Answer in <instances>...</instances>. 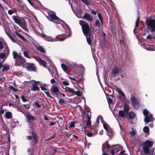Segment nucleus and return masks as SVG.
<instances>
[{
	"instance_id": "61",
	"label": "nucleus",
	"mask_w": 155,
	"mask_h": 155,
	"mask_svg": "<svg viewBox=\"0 0 155 155\" xmlns=\"http://www.w3.org/2000/svg\"><path fill=\"white\" fill-rule=\"evenodd\" d=\"M8 13L9 15H11L13 13V12L11 10H8Z\"/></svg>"
},
{
	"instance_id": "64",
	"label": "nucleus",
	"mask_w": 155,
	"mask_h": 155,
	"mask_svg": "<svg viewBox=\"0 0 155 155\" xmlns=\"http://www.w3.org/2000/svg\"><path fill=\"white\" fill-rule=\"evenodd\" d=\"M120 43L121 45H123L124 46V41L122 40H121L120 41Z\"/></svg>"
},
{
	"instance_id": "51",
	"label": "nucleus",
	"mask_w": 155,
	"mask_h": 155,
	"mask_svg": "<svg viewBox=\"0 0 155 155\" xmlns=\"http://www.w3.org/2000/svg\"><path fill=\"white\" fill-rule=\"evenodd\" d=\"M21 98L23 102H26L27 101V100L25 98L24 96L22 95L21 96Z\"/></svg>"
},
{
	"instance_id": "42",
	"label": "nucleus",
	"mask_w": 155,
	"mask_h": 155,
	"mask_svg": "<svg viewBox=\"0 0 155 155\" xmlns=\"http://www.w3.org/2000/svg\"><path fill=\"white\" fill-rule=\"evenodd\" d=\"M23 106L25 108L28 109L31 106V103H29L28 104H23Z\"/></svg>"
},
{
	"instance_id": "41",
	"label": "nucleus",
	"mask_w": 155,
	"mask_h": 155,
	"mask_svg": "<svg viewBox=\"0 0 155 155\" xmlns=\"http://www.w3.org/2000/svg\"><path fill=\"white\" fill-rule=\"evenodd\" d=\"M46 85V84H43V85H41L40 86L41 89L43 91H46L47 90V89L45 87V86Z\"/></svg>"
},
{
	"instance_id": "33",
	"label": "nucleus",
	"mask_w": 155,
	"mask_h": 155,
	"mask_svg": "<svg viewBox=\"0 0 155 155\" xmlns=\"http://www.w3.org/2000/svg\"><path fill=\"white\" fill-rule=\"evenodd\" d=\"M61 67L64 72H66L67 71V67L63 63L61 64Z\"/></svg>"
},
{
	"instance_id": "7",
	"label": "nucleus",
	"mask_w": 155,
	"mask_h": 155,
	"mask_svg": "<svg viewBox=\"0 0 155 155\" xmlns=\"http://www.w3.org/2000/svg\"><path fill=\"white\" fill-rule=\"evenodd\" d=\"M13 55L14 59H17V61L19 60L21 61V63L24 62L25 61V59L22 57L20 53L18 54L16 52L13 51Z\"/></svg>"
},
{
	"instance_id": "4",
	"label": "nucleus",
	"mask_w": 155,
	"mask_h": 155,
	"mask_svg": "<svg viewBox=\"0 0 155 155\" xmlns=\"http://www.w3.org/2000/svg\"><path fill=\"white\" fill-rule=\"evenodd\" d=\"M147 28L151 32H155V20L152 19H147L146 21Z\"/></svg>"
},
{
	"instance_id": "49",
	"label": "nucleus",
	"mask_w": 155,
	"mask_h": 155,
	"mask_svg": "<svg viewBox=\"0 0 155 155\" xmlns=\"http://www.w3.org/2000/svg\"><path fill=\"white\" fill-rule=\"evenodd\" d=\"M62 84L64 86L68 85L69 83L67 81H64L62 82Z\"/></svg>"
},
{
	"instance_id": "6",
	"label": "nucleus",
	"mask_w": 155,
	"mask_h": 155,
	"mask_svg": "<svg viewBox=\"0 0 155 155\" xmlns=\"http://www.w3.org/2000/svg\"><path fill=\"white\" fill-rule=\"evenodd\" d=\"M130 101L133 107L135 109H138L139 107V104L137 99L134 96H132Z\"/></svg>"
},
{
	"instance_id": "16",
	"label": "nucleus",
	"mask_w": 155,
	"mask_h": 155,
	"mask_svg": "<svg viewBox=\"0 0 155 155\" xmlns=\"http://www.w3.org/2000/svg\"><path fill=\"white\" fill-rule=\"evenodd\" d=\"M128 113V110H126L124 109H124L122 110H120L119 112V115L121 117H124V116L125 114H127Z\"/></svg>"
},
{
	"instance_id": "9",
	"label": "nucleus",
	"mask_w": 155,
	"mask_h": 155,
	"mask_svg": "<svg viewBox=\"0 0 155 155\" xmlns=\"http://www.w3.org/2000/svg\"><path fill=\"white\" fill-rule=\"evenodd\" d=\"M79 18H81L84 19L87 21L91 22L93 21V18L90 15L88 14L85 13L83 16V17H78Z\"/></svg>"
},
{
	"instance_id": "63",
	"label": "nucleus",
	"mask_w": 155,
	"mask_h": 155,
	"mask_svg": "<svg viewBox=\"0 0 155 155\" xmlns=\"http://www.w3.org/2000/svg\"><path fill=\"white\" fill-rule=\"evenodd\" d=\"M56 82L55 80L54 79H52L51 80V83L52 84Z\"/></svg>"
},
{
	"instance_id": "34",
	"label": "nucleus",
	"mask_w": 155,
	"mask_h": 155,
	"mask_svg": "<svg viewBox=\"0 0 155 155\" xmlns=\"http://www.w3.org/2000/svg\"><path fill=\"white\" fill-rule=\"evenodd\" d=\"M144 146H145L143 147V150L146 153H148L149 152V148H148L149 147L145 145Z\"/></svg>"
},
{
	"instance_id": "38",
	"label": "nucleus",
	"mask_w": 155,
	"mask_h": 155,
	"mask_svg": "<svg viewBox=\"0 0 155 155\" xmlns=\"http://www.w3.org/2000/svg\"><path fill=\"white\" fill-rule=\"evenodd\" d=\"M143 130L144 132L147 133L149 131V127L148 126H145L143 127Z\"/></svg>"
},
{
	"instance_id": "54",
	"label": "nucleus",
	"mask_w": 155,
	"mask_h": 155,
	"mask_svg": "<svg viewBox=\"0 0 155 155\" xmlns=\"http://www.w3.org/2000/svg\"><path fill=\"white\" fill-rule=\"evenodd\" d=\"M107 101L109 105L110 104H112L113 102L112 100L110 98H108L107 99Z\"/></svg>"
},
{
	"instance_id": "44",
	"label": "nucleus",
	"mask_w": 155,
	"mask_h": 155,
	"mask_svg": "<svg viewBox=\"0 0 155 155\" xmlns=\"http://www.w3.org/2000/svg\"><path fill=\"white\" fill-rule=\"evenodd\" d=\"M5 53H0V58L3 59L5 58Z\"/></svg>"
},
{
	"instance_id": "40",
	"label": "nucleus",
	"mask_w": 155,
	"mask_h": 155,
	"mask_svg": "<svg viewBox=\"0 0 155 155\" xmlns=\"http://www.w3.org/2000/svg\"><path fill=\"white\" fill-rule=\"evenodd\" d=\"M95 25L96 27H98L99 28L100 26V23L99 20H97L95 23Z\"/></svg>"
},
{
	"instance_id": "28",
	"label": "nucleus",
	"mask_w": 155,
	"mask_h": 155,
	"mask_svg": "<svg viewBox=\"0 0 155 155\" xmlns=\"http://www.w3.org/2000/svg\"><path fill=\"white\" fill-rule=\"evenodd\" d=\"M27 116V119L29 120H35V118L33 116L28 114Z\"/></svg>"
},
{
	"instance_id": "26",
	"label": "nucleus",
	"mask_w": 155,
	"mask_h": 155,
	"mask_svg": "<svg viewBox=\"0 0 155 155\" xmlns=\"http://www.w3.org/2000/svg\"><path fill=\"white\" fill-rule=\"evenodd\" d=\"M135 116V113L133 112H131L129 113V117L130 119H134Z\"/></svg>"
},
{
	"instance_id": "36",
	"label": "nucleus",
	"mask_w": 155,
	"mask_h": 155,
	"mask_svg": "<svg viewBox=\"0 0 155 155\" xmlns=\"http://www.w3.org/2000/svg\"><path fill=\"white\" fill-rule=\"evenodd\" d=\"M98 17L101 21V23H103V21L102 19V17L101 15V13L100 12H98L97 13Z\"/></svg>"
},
{
	"instance_id": "1",
	"label": "nucleus",
	"mask_w": 155,
	"mask_h": 155,
	"mask_svg": "<svg viewBox=\"0 0 155 155\" xmlns=\"http://www.w3.org/2000/svg\"><path fill=\"white\" fill-rule=\"evenodd\" d=\"M47 18L49 21L58 24L57 26L58 28L61 29H63L64 30L66 34L63 33L62 34V35H65V38H60L59 40L57 38V36H56L54 38L47 36L46 37V39H45L46 41H62L64 40L65 38L71 36V30L69 26L68 25H66L65 27H64L61 23L62 22H64V21L58 17L54 14L49 13V15L47 17Z\"/></svg>"
},
{
	"instance_id": "60",
	"label": "nucleus",
	"mask_w": 155,
	"mask_h": 155,
	"mask_svg": "<svg viewBox=\"0 0 155 155\" xmlns=\"http://www.w3.org/2000/svg\"><path fill=\"white\" fill-rule=\"evenodd\" d=\"M98 119H100V120H101V121L102 123V122H103L104 121H103V118L101 116V115L99 116L98 117Z\"/></svg>"
},
{
	"instance_id": "10",
	"label": "nucleus",
	"mask_w": 155,
	"mask_h": 155,
	"mask_svg": "<svg viewBox=\"0 0 155 155\" xmlns=\"http://www.w3.org/2000/svg\"><path fill=\"white\" fill-rule=\"evenodd\" d=\"M38 82H39V81H36L34 80L32 81L31 83L32 87L31 90L32 91H39V88L38 86Z\"/></svg>"
},
{
	"instance_id": "62",
	"label": "nucleus",
	"mask_w": 155,
	"mask_h": 155,
	"mask_svg": "<svg viewBox=\"0 0 155 155\" xmlns=\"http://www.w3.org/2000/svg\"><path fill=\"white\" fill-rule=\"evenodd\" d=\"M68 78L71 80H73V81H76V80L74 78H72L70 76H68Z\"/></svg>"
},
{
	"instance_id": "43",
	"label": "nucleus",
	"mask_w": 155,
	"mask_h": 155,
	"mask_svg": "<svg viewBox=\"0 0 155 155\" xmlns=\"http://www.w3.org/2000/svg\"><path fill=\"white\" fill-rule=\"evenodd\" d=\"M140 18L139 17H137V20L136 22L135 27H137L138 26L139 22L140 21Z\"/></svg>"
},
{
	"instance_id": "17",
	"label": "nucleus",
	"mask_w": 155,
	"mask_h": 155,
	"mask_svg": "<svg viewBox=\"0 0 155 155\" xmlns=\"http://www.w3.org/2000/svg\"><path fill=\"white\" fill-rule=\"evenodd\" d=\"M153 141L147 140L143 143V145L149 147H151L153 145Z\"/></svg>"
},
{
	"instance_id": "30",
	"label": "nucleus",
	"mask_w": 155,
	"mask_h": 155,
	"mask_svg": "<svg viewBox=\"0 0 155 155\" xmlns=\"http://www.w3.org/2000/svg\"><path fill=\"white\" fill-rule=\"evenodd\" d=\"M15 74L17 76L21 77L22 76V73L21 71H16L14 72Z\"/></svg>"
},
{
	"instance_id": "3",
	"label": "nucleus",
	"mask_w": 155,
	"mask_h": 155,
	"mask_svg": "<svg viewBox=\"0 0 155 155\" xmlns=\"http://www.w3.org/2000/svg\"><path fill=\"white\" fill-rule=\"evenodd\" d=\"M122 149L120 146L118 145H113L110 147L107 143H105L102 145V150L103 152H109L111 151V153L112 155H114L115 153H118Z\"/></svg>"
},
{
	"instance_id": "5",
	"label": "nucleus",
	"mask_w": 155,
	"mask_h": 155,
	"mask_svg": "<svg viewBox=\"0 0 155 155\" xmlns=\"http://www.w3.org/2000/svg\"><path fill=\"white\" fill-rule=\"evenodd\" d=\"M143 113L145 116L144 121L145 123H148L150 122H152L154 120V119L153 117V115L149 112L147 109H145L143 110Z\"/></svg>"
},
{
	"instance_id": "32",
	"label": "nucleus",
	"mask_w": 155,
	"mask_h": 155,
	"mask_svg": "<svg viewBox=\"0 0 155 155\" xmlns=\"http://www.w3.org/2000/svg\"><path fill=\"white\" fill-rule=\"evenodd\" d=\"M4 42H5L3 39H2V40H0V49H2L4 48Z\"/></svg>"
},
{
	"instance_id": "56",
	"label": "nucleus",
	"mask_w": 155,
	"mask_h": 155,
	"mask_svg": "<svg viewBox=\"0 0 155 155\" xmlns=\"http://www.w3.org/2000/svg\"><path fill=\"white\" fill-rule=\"evenodd\" d=\"M135 131H134V130L132 131L130 133L131 137H133L134 136V135H135Z\"/></svg>"
},
{
	"instance_id": "45",
	"label": "nucleus",
	"mask_w": 155,
	"mask_h": 155,
	"mask_svg": "<svg viewBox=\"0 0 155 155\" xmlns=\"http://www.w3.org/2000/svg\"><path fill=\"white\" fill-rule=\"evenodd\" d=\"M72 94H76V95L79 96H81V93L79 91H74V93H72Z\"/></svg>"
},
{
	"instance_id": "25",
	"label": "nucleus",
	"mask_w": 155,
	"mask_h": 155,
	"mask_svg": "<svg viewBox=\"0 0 155 155\" xmlns=\"http://www.w3.org/2000/svg\"><path fill=\"white\" fill-rule=\"evenodd\" d=\"M117 91L118 93L120 94L124 98H125L126 97L123 91L119 88H118L117 89Z\"/></svg>"
},
{
	"instance_id": "24",
	"label": "nucleus",
	"mask_w": 155,
	"mask_h": 155,
	"mask_svg": "<svg viewBox=\"0 0 155 155\" xmlns=\"http://www.w3.org/2000/svg\"><path fill=\"white\" fill-rule=\"evenodd\" d=\"M15 33L20 38H21L22 40L24 41H26V39L22 35H21L20 33H19L17 31H15Z\"/></svg>"
},
{
	"instance_id": "11",
	"label": "nucleus",
	"mask_w": 155,
	"mask_h": 155,
	"mask_svg": "<svg viewBox=\"0 0 155 155\" xmlns=\"http://www.w3.org/2000/svg\"><path fill=\"white\" fill-rule=\"evenodd\" d=\"M18 25L25 31H28V29L26 23L24 19L22 20Z\"/></svg>"
},
{
	"instance_id": "39",
	"label": "nucleus",
	"mask_w": 155,
	"mask_h": 155,
	"mask_svg": "<svg viewBox=\"0 0 155 155\" xmlns=\"http://www.w3.org/2000/svg\"><path fill=\"white\" fill-rule=\"evenodd\" d=\"M58 103L60 104H63L65 103V100L64 99H59Z\"/></svg>"
},
{
	"instance_id": "47",
	"label": "nucleus",
	"mask_w": 155,
	"mask_h": 155,
	"mask_svg": "<svg viewBox=\"0 0 155 155\" xmlns=\"http://www.w3.org/2000/svg\"><path fill=\"white\" fill-rule=\"evenodd\" d=\"M16 108L17 109V111L21 112L23 114L24 113V112L23 111L22 109L21 108V107L18 106V107H17Z\"/></svg>"
},
{
	"instance_id": "27",
	"label": "nucleus",
	"mask_w": 155,
	"mask_h": 155,
	"mask_svg": "<svg viewBox=\"0 0 155 155\" xmlns=\"http://www.w3.org/2000/svg\"><path fill=\"white\" fill-rule=\"evenodd\" d=\"M102 124L103 125L106 131L110 129V127H109L108 125L105 122L103 121V122H102Z\"/></svg>"
},
{
	"instance_id": "23",
	"label": "nucleus",
	"mask_w": 155,
	"mask_h": 155,
	"mask_svg": "<svg viewBox=\"0 0 155 155\" xmlns=\"http://www.w3.org/2000/svg\"><path fill=\"white\" fill-rule=\"evenodd\" d=\"M5 117L8 119H10L12 117V113L9 112L8 111L6 112L5 114Z\"/></svg>"
},
{
	"instance_id": "29",
	"label": "nucleus",
	"mask_w": 155,
	"mask_h": 155,
	"mask_svg": "<svg viewBox=\"0 0 155 155\" xmlns=\"http://www.w3.org/2000/svg\"><path fill=\"white\" fill-rule=\"evenodd\" d=\"M37 50L41 52L44 53L45 52L44 49L40 46L37 47Z\"/></svg>"
},
{
	"instance_id": "12",
	"label": "nucleus",
	"mask_w": 155,
	"mask_h": 155,
	"mask_svg": "<svg viewBox=\"0 0 155 155\" xmlns=\"http://www.w3.org/2000/svg\"><path fill=\"white\" fill-rule=\"evenodd\" d=\"M5 33L9 37L13 43L18 44V42L11 35L9 31L6 30L5 31Z\"/></svg>"
},
{
	"instance_id": "14",
	"label": "nucleus",
	"mask_w": 155,
	"mask_h": 155,
	"mask_svg": "<svg viewBox=\"0 0 155 155\" xmlns=\"http://www.w3.org/2000/svg\"><path fill=\"white\" fill-rule=\"evenodd\" d=\"M28 70L30 71H34L35 70V67L33 64H28L27 67Z\"/></svg>"
},
{
	"instance_id": "52",
	"label": "nucleus",
	"mask_w": 155,
	"mask_h": 155,
	"mask_svg": "<svg viewBox=\"0 0 155 155\" xmlns=\"http://www.w3.org/2000/svg\"><path fill=\"white\" fill-rule=\"evenodd\" d=\"M146 38H147V39H150L152 38H153V37H152L151 36V35L150 34L148 35H147V36L146 37Z\"/></svg>"
},
{
	"instance_id": "8",
	"label": "nucleus",
	"mask_w": 155,
	"mask_h": 155,
	"mask_svg": "<svg viewBox=\"0 0 155 155\" xmlns=\"http://www.w3.org/2000/svg\"><path fill=\"white\" fill-rule=\"evenodd\" d=\"M50 91L52 93L55 94L57 96L61 95V93L60 92L58 87L54 85L52 86Z\"/></svg>"
},
{
	"instance_id": "53",
	"label": "nucleus",
	"mask_w": 155,
	"mask_h": 155,
	"mask_svg": "<svg viewBox=\"0 0 155 155\" xmlns=\"http://www.w3.org/2000/svg\"><path fill=\"white\" fill-rule=\"evenodd\" d=\"M23 54H24V56L25 57H26L27 58H29V56L28 55V53L26 51H24V52Z\"/></svg>"
},
{
	"instance_id": "46",
	"label": "nucleus",
	"mask_w": 155,
	"mask_h": 155,
	"mask_svg": "<svg viewBox=\"0 0 155 155\" xmlns=\"http://www.w3.org/2000/svg\"><path fill=\"white\" fill-rule=\"evenodd\" d=\"M81 1L84 4L86 5H89L90 4L89 2L87 0H81Z\"/></svg>"
},
{
	"instance_id": "59",
	"label": "nucleus",
	"mask_w": 155,
	"mask_h": 155,
	"mask_svg": "<svg viewBox=\"0 0 155 155\" xmlns=\"http://www.w3.org/2000/svg\"><path fill=\"white\" fill-rule=\"evenodd\" d=\"M98 119H100V120H101V121L102 123V122H103L104 121H103V118L101 116V115L99 116L98 117Z\"/></svg>"
},
{
	"instance_id": "20",
	"label": "nucleus",
	"mask_w": 155,
	"mask_h": 155,
	"mask_svg": "<svg viewBox=\"0 0 155 155\" xmlns=\"http://www.w3.org/2000/svg\"><path fill=\"white\" fill-rule=\"evenodd\" d=\"M4 46L5 47V54L7 55H8L9 53L10 50L8 47L7 44L5 42H4Z\"/></svg>"
},
{
	"instance_id": "19",
	"label": "nucleus",
	"mask_w": 155,
	"mask_h": 155,
	"mask_svg": "<svg viewBox=\"0 0 155 155\" xmlns=\"http://www.w3.org/2000/svg\"><path fill=\"white\" fill-rule=\"evenodd\" d=\"M38 61L40 64H42L44 67L47 68L46 67L47 63L44 60H42L41 58H39L38 59Z\"/></svg>"
},
{
	"instance_id": "57",
	"label": "nucleus",
	"mask_w": 155,
	"mask_h": 155,
	"mask_svg": "<svg viewBox=\"0 0 155 155\" xmlns=\"http://www.w3.org/2000/svg\"><path fill=\"white\" fill-rule=\"evenodd\" d=\"M35 104L37 107L40 108L41 107V106L38 102H36L35 103Z\"/></svg>"
},
{
	"instance_id": "2",
	"label": "nucleus",
	"mask_w": 155,
	"mask_h": 155,
	"mask_svg": "<svg viewBox=\"0 0 155 155\" xmlns=\"http://www.w3.org/2000/svg\"><path fill=\"white\" fill-rule=\"evenodd\" d=\"M79 24L81 26L83 33L86 37L88 44L91 46V40L90 32V27L87 23L85 21L80 20Z\"/></svg>"
},
{
	"instance_id": "35",
	"label": "nucleus",
	"mask_w": 155,
	"mask_h": 155,
	"mask_svg": "<svg viewBox=\"0 0 155 155\" xmlns=\"http://www.w3.org/2000/svg\"><path fill=\"white\" fill-rule=\"evenodd\" d=\"M32 137L35 143L37 142L38 140L37 136L36 134L32 133Z\"/></svg>"
},
{
	"instance_id": "50",
	"label": "nucleus",
	"mask_w": 155,
	"mask_h": 155,
	"mask_svg": "<svg viewBox=\"0 0 155 155\" xmlns=\"http://www.w3.org/2000/svg\"><path fill=\"white\" fill-rule=\"evenodd\" d=\"M9 88L11 89H12L13 91H14V92H15L16 91H17V90L15 88V87H14L13 86H10L9 87Z\"/></svg>"
},
{
	"instance_id": "31",
	"label": "nucleus",
	"mask_w": 155,
	"mask_h": 155,
	"mask_svg": "<svg viewBox=\"0 0 155 155\" xmlns=\"http://www.w3.org/2000/svg\"><path fill=\"white\" fill-rule=\"evenodd\" d=\"M107 132V135H108L110 137H111L112 135V131L110 129H109L108 130L106 131Z\"/></svg>"
},
{
	"instance_id": "15",
	"label": "nucleus",
	"mask_w": 155,
	"mask_h": 155,
	"mask_svg": "<svg viewBox=\"0 0 155 155\" xmlns=\"http://www.w3.org/2000/svg\"><path fill=\"white\" fill-rule=\"evenodd\" d=\"M63 89H64L66 91L68 92L74 93V89L67 87L65 86H62Z\"/></svg>"
},
{
	"instance_id": "37",
	"label": "nucleus",
	"mask_w": 155,
	"mask_h": 155,
	"mask_svg": "<svg viewBox=\"0 0 155 155\" xmlns=\"http://www.w3.org/2000/svg\"><path fill=\"white\" fill-rule=\"evenodd\" d=\"M9 69V67L6 65H4L3 66V69L2 71H7Z\"/></svg>"
},
{
	"instance_id": "58",
	"label": "nucleus",
	"mask_w": 155,
	"mask_h": 155,
	"mask_svg": "<svg viewBox=\"0 0 155 155\" xmlns=\"http://www.w3.org/2000/svg\"><path fill=\"white\" fill-rule=\"evenodd\" d=\"M91 12L94 15H95L97 13V11H95V10L93 9L91 10Z\"/></svg>"
},
{
	"instance_id": "48",
	"label": "nucleus",
	"mask_w": 155,
	"mask_h": 155,
	"mask_svg": "<svg viewBox=\"0 0 155 155\" xmlns=\"http://www.w3.org/2000/svg\"><path fill=\"white\" fill-rule=\"evenodd\" d=\"M74 124L75 122H71L69 127L70 128L74 127L75 126Z\"/></svg>"
},
{
	"instance_id": "13",
	"label": "nucleus",
	"mask_w": 155,
	"mask_h": 155,
	"mask_svg": "<svg viewBox=\"0 0 155 155\" xmlns=\"http://www.w3.org/2000/svg\"><path fill=\"white\" fill-rule=\"evenodd\" d=\"M12 19L14 20L15 22L18 25L23 19L18 16L13 15L12 16Z\"/></svg>"
},
{
	"instance_id": "55",
	"label": "nucleus",
	"mask_w": 155,
	"mask_h": 155,
	"mask_svg": "<svg viewBox=\"0 0 155 155\" xmlns=\"http://www.w3.org/2000/svg\"><path fill=\"white\" fill-rule=\"evenodd\" d=\"M45 94H46V95L47 96H48V97H49L50 98H53V97H51L50 95L49 94V93L48 92H47V91H45Z\"/></svg>"
},
{
	"instance_id": "18",
	"label": "nucleus",
	"mask_w": 155,
	"mask_h": 155,
	"mask_svg": "<svg viewBox=\"0 0 155 155\" xmlns=\"http://www.w3.org/2000/svg\"><path fill=\"white\" fill-rule=\"evenodd\" d=\"M119 72V69L117 67H115L112 70V75L117 76L118 75Z\"/></svg>"
},
{
	"instance_id": "21",
	"label": "nucleus",
	"mask_w": 155,
	"mask_h": 155,
	"mask_svg": "<svg viewBox=\"0 0 155 155\" xmlns=\"http://www.w3.org/2000/svg\"><path fill=\"white\" fill-rule=\"evenodd\" d=\"M87 121H85V122H86V124L88 126H90L91 124V114H90V115H89L88 114H87Z\"/></svg>"
},
{
	"instance_id": "22",
	"label": "nucleus",
	"mask_w": 155,
	"mask_h": 155,
	"mask_svg": "<svg viewBox=\"0 0 155 155\" xmlns=\"http://www.w3.org/2000/svg\"><path fill=\"white\" fill-rule=\"evenodd\" d=\"M97 130H95L93 133L92 132H90L87 134V135L88 137H91L93 135H95L97 133Z\"/></svg>"
}]
</instances>
